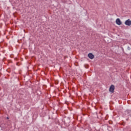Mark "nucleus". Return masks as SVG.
<instances>
[{
	"label": "nucleus",
	"mask_w": 131,
	"mask_h": 131,
	"mask_svg": "<svg viewBox=\"0 0 131 131\" xmlns=\"http://www.w3.org/2000/svg\"><path fill=\"white\" fill-rule=\"evenodd\" d=\"M114 90H115V86L114 85H112L109 89V91L111 93H114Z\"/></svg>",
	"instance_id": "obj_1"
},
{
	"label": "nucleus",
	"mask_w": 131,
	"mask_h": 131,
	"mask_svg": "<svg viewBox=\"0 0 131 131\" xmlns=\"http://www.w3.org/2000/svg\"><path fill=\"white\" fill-rule=\"evenodd\" d=\"M125 25H127V26H130L131 25V20L130 19H128L126 20L125 22Z\"/></svg>",
	"instance_id": "obj_2"
},
{
	"label": "nucleus",
	"mask_w": 131,
	"mask_h": 131,
	"mask_svg": "<svg viewBox=\"0 0 131 131\" xmlns=\"http://www.w3.org/2000/svg\"><path fill=\"white\" fill-rule=\"evenodd\" d=\"M116 23L117 24V25H121L122 23L121 21L120 20V19L117 18L116 20Z\"/></svg>",
	"instance_id": "obj_3"
},
{
	"label": "nucleus",
	"mask_w": 131,
	"mask_h": 131,
	"mask_svg": "<svg viewBox=\"0 0 131 131\" xmlns=\"http://www.w3.org/2000/svg\"><path fill=\"white\" fill-rule=\"evenodd\" d=\"M88 57L90 59H94L95 58V56L93 55L92 53H89L88 54Z\"/></svg>",
	"instance_id": "obj_4"
},
{
	"label": "nucleus",
	"mask_w": 131,
	"mask_h": 131,
	"mask_svg": "<svg viewBox=\"0 0 131 131\" xmlns=\"http://www.w3.org/2000/svg\"><path fill=\"white\" fill-rule=\"evenodd\" d=\"M7 119H9V117H7Z\"/></svg>",
	"instance_id": "obj_5"
}]
</instances>
